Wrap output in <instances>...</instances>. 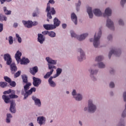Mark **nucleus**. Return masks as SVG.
I'll return each mask as SVG.
<instances>
[{"label": "nucleus", "mask_w": 126, "mask_h": 126, "mask_svg": "<svg viewBox=\"0 0 126 126\" xmlns=\"http://www.w3.org/2000/svg\"><path fill=\"white\" fill-rule=\"evenodd\" d=\"M45 61L47 63L48 69H49L50 70V71L48 72L46 75L44 76V78L45 79H47L53 74V72H54V68L55 69L57 68V67L55 65H56L57 63H58V61L56 60H53V59L50 57H46Z\"/></svg>", "instance_id": "obj_1"}, {"label": "nucleus", "mask_w": 126, "mask_h": 126, "mask_svg": "<svg viewBox=\"0 0 126 126\" xmlns=\"http://www.w3.org/2000/svg\"><path fill=\"white\" fill-rule=\"evenodd\" d=\"M31 86V83H27L24 87V90L21 91V94L24 95V100H26L30 95H31L33 92H36V88H32L30 90L28 91Z\"/></svg>", "instance_id": "obj_2"}, {"label": "nucleus", "mask_w": 126, "mask_h": 126, "mask_svg": "<svg viewBox=\"0 0 126 126\" xmlns=\"http://www.w3.org/2000/svg\"><path fill=\"white\" fill-rule=\"evenodd\" d=\"M102 36V31L98 30L94 35V38L89 39L90 42L93 43V46L94 48H99L100 47V38Z\"/></svg>", "instance_id": "obj_3"}, {"label": "nucleus", "mask_w": 126, "mask_h": 126, "mask_svg": "<svg viewBox=\"0 0 126 126\" xmlns=\"http://www.w3.org/2000/svg\"><path fill=\"white\" fill-rule=\"evenodd\" d=\"M84 112H88L90 114H94L97 111V105L94 103L92 99H89L88 102V107L84 108Z\"/></svg>", "instance_id": "obj_4"}, {"label": "nucleus", "mask_w": 126, "mask_h": 126, "mask_svg": "<svg viewBox=\"0 0 126 126\" xmlns=\"http://www.w3.org/2000/svg\"><path fill=\"white\" fill-rule=\"evenodd\" d=\"M2 98L6 104H8V103L10 102V107L15 108V102L10 100V99H17V98H18V96L15 94H9V95H2Z\"/></svg>", "instance_id": "obj_5"}, {"label": "nucleus", "mask_w": 126, "mask_h": 126, "mask_svg": "<svg viewBox=\"0 0 126 126\" xmlns=\"http://www.w3.org/2000/svg\"><path fill=\"white\" fill-rule=\"evenodd\" d=\"M112 55H114L115 57H121L122 55V49L117 47L112 48L108 54L109 59H111Z\"/></svg>", "instance_id": "obj_6"}, {"label": "nucleus", "mask_w": 126, "mask_h": 126, "mask_svg": "<svg viewBox=\"0 0 126 126\" xmlns=\"http://www.w3.org/2000/svg\"><path fill=\"white\" fill-rule=\"evenodd\" d=\"M46 12H47V21L49 22V21H50L49 19H52V15H54V14H56V10H55L54 7H51V8L50 9V8L48 7V8H46Z\"/></svg>", "instance_id": "obj_7"}, {"label": "nucleus", "mask_w": 126, "mask_h": 126, "mask_svg": "<svg viewBox=\"0 0 126 126\" xmlns=\"http://www.w3.org/2000/svg\"><path fill=\"white\" fill-rule=\"evenodd\" d=\"M106 26L112 31H115L116 27L114 22L110 18H108L106 20Z\"/></svg>", "instance_id": "obj_8"}, {"label": "nucleus", "mask_w": 126, "mask_h": 126, "mask_svg": "<svg viewBox=\"0 0 126 126\" xmlns=\"http://www.w3.org/2000/svg\"><path fill=\"white\" fill-rule=\"evenodd\" d=\"M89 72L90 73V76L93 79V80H96V77L94 76V75H96L97 73H98V72L99 71V70L97 69H93L92 68H90L88 70Z\"/></svg>", "instance_id": "obj_9"}, {"label": "nucleus", "mask_w": 126, "mask_h": 126, "mask_svg": "<svg viewBox=\"0 0 126 126\" xmlns=\"http://www.w3.org/2000/svg\"><path fill=\"white\" fill-rule=\"evenodd\" d=\"M3 59L6 62V64L7 65H10L11 64V63L12 62V59H11V57L10 55L9 54H6L3 55Z\"/></svg>", "instance_id": "obj_10"}, {"label": "nucleus", "mask_w": 126, "mask_h": 126, "mask_svg": "<svg viewBox=\"0 0 126 126\" xmlns=\"http://www.w3.org/2000/svg\"><path fill=\"white\" fill-rule=\"evenodd\" d=\"M32 79V84L33 86H34V87H39V85L42 83V80L39 78H36L35 77H33Z\"/></svg>", "instance_id": "obj_11"}, {"label": "nucleus", "mask_w": 126, "mask_h": 126, "mask_svg": "<svg viewBox=\"0 0 126 126\" xmlns=\"http://www.w3.org/2000/svg\"><path fill=\"white\" fill-rule=\"evenodd\" d=\"M37 123L39 126H44L46 124V117L39 116L37 118Z\"/></svg>", "instance_id": "obj_12"}, {"label": "nucleus", "mask_w": 126, "mask_h": 126, "mask_svg": "<svg viewBox=\"0 0 126 126\" xmlns=\"http://www.w3.org/2000/svg\"><path fill=\"white\" fill-rule=\"evenodd\" d=\"M32 99L34 102V105L37 107L38 108H41V106H42V103H41V100L40 99L36 97L35 96H32Z\"/></svg>", "instance_id": "obj_13"}, {"label": "nucleus", "mask_w": 126, "mask_h": 126, "mask_svg": "<svg viewBox=\"0 0 126 126\" xmlns=\"http://www.w3.org/2000/svg\"><path fill=\"white\" fill-rule=\"evenodd\" d=\"M88 35H89V34L88 32L83 33L80 35H78L77 40H78L80 42H82V41H84V40L88 37Z\"/></svg>", "instance_id": "obj_14"}, {"label": "nucleus", "mask_w": 126, "mask_h": 126, "mask_svg": "<svg viewBox=\"0 0 126 126\" xmlns=\"http://www.w3.org/2000/svg\"><path fill=\"white\" fill-rule=\"evenodd\" d=\"M71 19L72 21H73L74 24L75 25H77V23L78 22V19L77 18V16L76 15V14L75 13L73 12L71 14Z\"/></svg>", "instance_id": "obj_15"}, {"label": "nucleus", "mask_w": 126, "mask_h": 126, "mask_svg": "<svg viewBox=\"0 0 126 126\" xmlns=\"http://www.w3.org/2000/svg\"><path fill=\"white\" fill-rule=\"evenodd\" d=\"M104 16H107V17L112 16V8H111L110 7H106L104 10Z\"/></svg>", "instance_id": "obj_16"}, {"label": "nucleus", "mask_w": 126, "mask_h": 126, "mask_svg": "<svg viewBox=\"0 0 126 126\" xmlns=\"http://www.w3.org/2000/svg\"><path fill=\"white\" fill-rule=\"evenodd\" d=\"M93 13L94 15L96 16L97 17H101L102 16L103 13L102 11L99 8H95L93 10Z\"/></svg>", "instance_id": "obj_17"}, {"label": "nucleus", "mask_w": 126, "mask_h": 126, "mask_svg": "<svg viewBox=\"0 0 126 126\" xmlns=\"http://www.w3.org/2000/svg\"><path fill=\"white\" fill-rule=\"evenodd\" d=\"M22 23L26 28H32V21L23 20Z\"/></svg>", "instance_id": "obj_18"}, {"label": "nucleus", "mask_w": 126, "mask_h": 126, "mask_svg": "<svg viewBox=\"0 0 126 126\" xmlns=\"http://www.w3.org/2000/svg\"><path fill=\"white\" fill-rule=\"evenodd\" d=\"M22 56V53L19 51H17L15 55V58L17 61L18 63H20V60H21V56Z\"/></svg>", "instance_id": "obj_19"}, {"label": "nucleus", "mask_w": 126, "mask_h": 126, "mask_svg": "<svg viewBox=\"0 0 126 126\" xmlns=\"http://www.w3.org/2000/svg\"><path fill=\"white\" fill-rule=\"evenodd\" d=\"M53 78H54V76H51L48 79V84L50 87H52V88H55L56 86H57V84L55 81H53Z\"/></svg>", "instance_id": "obj_20"}, {"label": "nucleus", "mask_w": 126, "mask_h": 126, "mask_svg": "<svg viewBox=\"0 0 126 126\" xmlns=\"http://www.w3.org/2000/svg\"><path fill=\"white\" fill-rule=\"evenodd\" d=\"M37 37V41L40 43V44H43L44 42H45V40H46V37L43 35V34L41 33H38Z\"/></svg>", "instance_id": "obj_21"}, {"label": "nucleus", "mask_w": 126, "mask_h": 126, "mask_svg": "<svg viewBox=\"0 0 126 126\" xmlns=\"http://www.w3.org/2000/svg\"><path fill=\"white\" fill-rule=\"evenodd\" d=\"M87 12L89 16V18L92 19L93 18V10L92 7L87 6Z\"/></svg>", "instance_id": "obj_22"}, {"label": "nucleus", "mask_w": 126, "mask_h": 126, "mask_svg": "<svg viewBox=\"0 0 126 126\" xmlns=\"http://www.w3.org/2000/svg\"><path fill=\"white\" fill-rule=\"evenodd\" d=\"M54 24L53 25L54 29H56L57 27H59L60 25H61V21L59 20V19L58 18L56 17L53 20Z\"/></svg>", "instance_id": "obj_23"}, {"label": "nucleus", "mask_w": 126, "mask_h": 126, "mask_svg": "<svg viewBox=\"0 0 126 126\" xmlns=\"http://www.w3.org/2000/svg\"><path fill=\"white\" fill-rule=\"evenodd\" d=\"M20 63L21 64L26 65V64H28V63H30V61H29V59L23 57L21 60H20Z\"/></svg>", "instance_id": "obj_24"}, {"label": "nucleus", "mask_w": 126, "mask_h": 126, "mask_svg": "<svg viewBox=\"0 0 126 126\" xmlns=\"http://www.w3.org/2000/svg\"><path fill=\"white\" fill-rule=\"evenodd\" d=\"M62 72H63V68H57L56 69V73L54 75V78H57V77H59L62 74Z\"/></svg>", "instance_id": "obj_25"}, {"label": "nucleus", "mask_w": 126, "mask_h": 126, "mask_svg": "<svg viewBox=\"0 0 126 126\" xmlns=\"http://www.w3.org/2000/svg\"><path fill=\"white\" fill-rule=\"evenodd\" d=\"M94 66H97L98 68L103 69L106 68V64L102 62H98L97 64H94Z\"/></svg>", "instance_id": "obj_26"}, {"label": "nucleus", "mask_w": 126, "mask_h": 126, "mask_svg": "<svg viewBox=\"0 0 126 126\" xmlns=\"http://www.w3.org/2000/svg\"><path fill=\"white\" fill-rule=\"evenodd\" d=\"M43 27L46 30H54L55 28L53 24H44L43 25Z\"/></svg>", "instance_id": "obj_27"}, {"label": "nucleus", "mask_w": 126, "mask_h": 126, "mask_svg": "<svg viewBox=\"0 0 126 126\" xmlns=\"http://www.w3.org/2000/svg\"><path fill=\"white\" fill-rule=\"evenodd\" d=\"M10 68L11 73H14L17 70V67H16V65L14 63H12L10 64Z\"/></svg>", "instance_id": "obj_28"}, {"label": "nucleus", "mask_w": 126, "mask_h": 126, "mask_svg": "<svg viewBox=\"0 0 126 126\" xmlns=\"http://www.w3.org/2000/svg\"><path fill=\"white\" fill-rule=\"evenodd\" d=\"M38 72V67L35 66L30 69V73L32 75H35L36 73Z\"/></svg>", "instance_id": "obj_29"}, {"label": "nucleus", "mask_w": 126, "mask_h": 126, "mask_svg": "<svg viewBox=\"0 0 126 126\" xmlns=\"http://www.w3.org/2000/svg\"><path fill=\"white\" fill-rule=\"evenodd\" d=\"M81 5V0H79L78 2L75 4L76 10L78 12L80 10V6Z\"/></svg>", "instance_id": "obj_30"}, {"label": "nucleus", "mask_w": 126, "mask_h": 126, "mask_svg": "<svg viewBox=\"0 0 126 126\" xmlns=\"http://www.w3.org/2000/svg\"><path fill=\"white\" fill-rule=\"evenodd\" d=\"M70 34L71 38H75L77 39V38L78 37V34H76L74 31L72 30L70 31Z\"/></svg>", "instance_id": "obj_31"}, {"label": "nucleus", "mask_w": 126, "mask_h": 126, "mask_svg": "<svg viewBox=\"0 0 126 126\" xmlns=\"http://www.w3.org/2000/svg\"><path fill=\"white\" fill-rule=\"evenodd\" d=\"M104 60V56L103 55H99L96 56L95 59V62H102Z\"/></svg>", "instance_id": "obj_32"}, {"label": "nucleus", "mask_w": 126, "mask_h": 126, "mask_svg": "<svg viewBox=\"0 0 126 126\" xmlns=\"http://www.w3.org/2000/svg\"><path fill=\"white\" fill-rule=\"evenodd\" d=\"M11 118H12V116L11 115V114L9 113L7 114L6 119V123H7V124L10 123Z\"/></svg>", "instance_id": "obj_33"}, {"label": "nucleus", "mask_w": 126, "mask_h": 126, "mask_svg": "<svg viewBox=\"0 0 126 126\" xmlns=\"http://www.w3.org/2000/svg\"><path fill=\"white\" fill-rule=\"evenodd\" d=\"M76 101H81L82 100V94H77V95L74 97Z\"/></svg>", "instance_id": "obj_34"}, {"label": "nucleus", "mask_w": 126, "mask_h": 126, "mask_svg": "<svg viewBox=\"0 0 126 126\" xmlns=\"http://www.w3.org/2000/svg\"><path fill=\"white\" fill-rule=\"evenodd\" d=\"M55 2H56L55 1V0H49L48 1V2L47 3L46 8H48V7H49V9H51L52 8H51V6L50 5V3L51 4H55Z\"/></svg>", "instance_id": "obj_35"}, {"label": "nucleus", "mask_w": 126, "mask_h": 126, "mask_svg": "<svg viewBox=\"0 0 126 126\" xmlns=\"http://www.w3.org/2000/svg\"><path fill=\"white\" fill-rule=\"evenodd\" d=\"M116 126H126V121H125L124 120H121L116 125Z\"/></svg>", "instance_id": "obj_36"}, {"label": "nucleus", "mask_w": 126, "mask_h": 126, "mask_svg": "<svg viewBox=\"0 0 126 126\" xmlns=\"http://www.w3.org/2000/svg\"><path fill=\"white\" fill-rule=\"evenodd\" d=\"M3 10L6 15H10L11 14V11L7 10L6 7H3Z\"/></svg>", "instance_id": "obj_37"}, {"label": "nucleus", "mask_w": 126, "mask_h": 126, "mask_svg": "<svg viewBox=\"0 0 126 126\" xmlns=\"http://www.w3.org/2000/svg\"><path fill=\"white\" fill-rule=\"evenodd\" d=\"M85 54H80L79 56H78L77 59L79 62H82L83 60H84V57Z\"/></svg>", "instance_id": "obj_38"}, {"label": "nucleus", "mask_w": 126, "mask_h": 126, "mask_svg": "<svg viewBox=\"0 0 126 126\" xmlns=\"http://www.w3.org/2000/svg\"><path fill=\"white\" fill-rule=\"evenodd\" d=\"M9 93H12V94L14 95L13 94H15V91L9 89L8 91H6L3 92V94H4L5 95L9 94Z\"/></svg>", "instance_id": "obj_39"}, {"label": "nucleus", "mask_w": 126, "mask_h": 126, "mask_svg": "<svg viewBox=\"0 0 126 126\" xmlns=\"http://www.w3.org/2000/svg\"><path fill=\"white\" fill-rule=\"evenodd\" d=\"M118 25H119V26H125V22L124 21V20H123L122 19H118Z\"/></svg>", "instance_id": "obj_40"}, {"label": "nucleus", "mask_w": 126, "mask_h": 126, "mask_svg": "<svg viewBox=\"0 0 126 126\" xmlns=\"http://www.w3.org/2000/svg\"><path fill=\"white\" fill-rule=\"evenodd\" d=\"M48 36L51 37V38H55L56 36V32L53 31H50L49 32Z\"/></svg>", "instance_id": "obj_41"}, {"label": "nucleus", "mask_w": 126, "mask_h": 126, "mask_svg": "<svg viewBox=\"0 0 126 126\" xmlns=\"http://www.w3.org/2000/svg\"><path fill=\"white\" fill-rule=\"evenodd\" d=\"M22 78L23 80V82L24 83H27V82H28V78L27 77V76H26V75H22Z\"/></svg>", "instance_id": "obj_42"}, {"label": "nucleus", "mask_w": 126, "mask_h": 126, "mask_svg": "<svg viewBox=\"0 0 126 126\" xmlns=\"http://www.w3.org/2000/svg\"><path fill=\"white\" fill-rule=\"evenodd\" d=\"M6 20H7V17L6 16L1 14L0 15V21H6Z\"/></svg>", "instance_id": "obj_43"}, {"label": "nucleus", "mask_w": 126, "mask_h": 126, "mask_svg": "<svg viewBox=\"0 0 126 126\" xmlns=\"http://www.w3.org/2000/svg\"><path fill=\"white\" fill-rule=\"evenodd\" d=\"M125 110H124L121 114L122 118H126V102L125 105Z\"/></svg>", "instance_id": "obj_44"}, {"label": "nucleus", "mask_w": 126, "mask_h": 126, "mask_svg": "<svg viewBox=\"0 0 126 126\" xmlns=\"http://www.w3.org/2000/svg\"><path fill=\"white\" fill-rule=\"evenodd\" d=\"M6 85H7V83L0 82V87L1 88H5V87H6Z\"/></svg>", "instance_id": "obj_45"}, {"label": "nucleus", "mask_w": 126, "mask_h": 126, "mask_svg": "<svg viewBox=\"0 0 126 126\" xmlns=\"http://www.w3.org/2000/svg\"><path fill=\"white\" fill-rule=\"evenodd\" d=\"M8 41L9 45H12V44H13V37L11 36H9Z\"/></svg>", "instance_id": "obj_46"}, {"label": "nucleus", "mask_w": 126, "mask_h": 126, "mask_svg": "<svg viewBox=\"0 0 126 126\" xmlns=\"http://www.w3.org/2000/svg\"><path fill=\"white\" fill-rule=\"evenodd\" d=\"M16 37L18 40V43H21V42H22V39H21V37H20V36H19V34L16 33Z\"/></svg>", "instance_id": "obj_47"}, {"label": "nucleus", "mask_w": 126, "mask_h": 126, "mask_svg": "<svg viewBox=\"0 0 126 126\" xmlns=\"http://www.w3.org/2000/svg\"><path fill=\"white\" fill-rule=\"evenodd\" d=\"M116 85H115V82L111 81L109 83L110 88H115Z\"/></svg>", "instance_id": "obj_48"}, {"label": "nucleus", "mask_w": 126, "mask_h": 126, "mask_svg": "<svg viewBox=\"0 0 126 126\" xmlns=\"http://www.w3.org/2000/svg\"><path fill=\"white\" fill-rule=\"evenodd\" d=\"M72 95L73 96V98L75 97V96L77 95V93L76 92V90H73L71 93Z\"/></svg>", "instance_id": "obj_49"}, {"label": "nucleus", "mask_w": 126, "mask_h": 126, "mask_svg": "<svg viewBox=\"0 0 126 126\" xmlns=\"http://www.w3.org/2000/svg\"><path fill=\"white\" fill-rule=\"evenodd\" d=\"M126 0H120V4L121 5L124 7L125 6V4H126Z\"/></svg>", "instance_id": "obj_50"}, {"label": "nucleus", "mask_w": 126, "mask_h": 126, "mask_svg": "<svg viewBox=\"0 0 126 126\" xmlns=\"http://www.w3.org/2000/svg\"><path fill=\"white\" fill-rule=\"evenodd\" d=\"M4 79L5 81H6V82H8V83H9L11 82V80L10 79V78H9L7 76L4 77Z\"/></svg>", "instance_id": "obj_51"}, {"label": "nucleus", "mask_w": 126, "mask_h": 126, "mask_svg": "<svg viewBox=\"0 0 126 126\" xmlns=\"http://www.w3.org/2000/svg\"><path fill=\"white\" fill-rule=\"evenodd\" d=\"M78 52L79 53L80 55L85 54L84 51H83V50H82L81 48L78 49Z\"/></svg>", "instance_id": "obj_52"}, {"label": "nucleus", "mask_w": 126, "mask_h": 126, "mask_svg": "<svg viewBox=\"0 0 126 126\" xmlns=\"http://www.w3.org/2000/svg\"><path fill=\"white\" fill-rule=\"evenodd\" d=\"M49 32L48 31H45L42 32V34L43 36H46V35H48L49 36Z\"/></svg>", "instance_id": "obj_53"}, {"label": "nucleus", "mask_w": 126, "mask_h": 126, "mask_svg": "<svg viewBox=\"0 0 126 126\" xmlns=\"http://www.w3.org/2000/svg\"><path fill=\"white\" fill-rule=\"evenodd\" d=\"M21 74V71H18L14 74V77H18Z\"/></svg>", "instance_id": "obj_54"}, {"label": "nucleus", "mask_w": 126, "mask_h": 126, "mask_svg": "<svg viewBox=\"0 0 126 126\" xmlns=\"http://www.w3.org/2000/svg\"><path fill=\"white\" fill-rule=\"evenodd\" d=\"M10 111L11 113H15L16 110L15 107H10Z\"/></svg>", "instance_id": "obj_55"}, {"label": "nucleus", "mask_w": 126, "mask_h": 126, "mask_svg": "<svg viewBox=\"0 0 126 126\" xmlns=\"http://www.w3.org/2000/svg\"><path fill=\"white\" fill-rule=\"evenodd\" d=\"M123 97L124 102H126V92L123 93Z\"/></svg>", "instance_id": "obj_56"}, {"label": "nucleus", "mask_w": 126, "mask_h": 126, "mask_svg": "<svg viewBox=\"0 0 126 126\" xmlns=\"http://www.w3.org/2000/svg\"><path fill=\"white\" fill-rule=\"evenodd\" d=\"M2 31H3V24L0 23V33H1Z\"/></svg>", "instance_id": "obj_57"}, {"label": "nucleus", "mask_w": 126, "mask_h": 126, "mask_svg": "<svg viewBox=\"0 0 126 126\" xmlns=\"http://www.w3.org/2000/svg\"><path fill=\"white\" fill-rule=\"evenodd\" d=\"M113 39V35L109 34L107 36V39L108 41H112V39Z\"/></svg>", "instance_id": "obj_58"}, {"label": "nucleus", "mask_w": 126, "mask_h": 126, "mask_svg": "<svg viewBox=\"0 0 126 126\" xmlns=\"http://www.w3.org/2000/svg\"><path fill=\"white\" fill-rule=\"evenodd\" d=\"M36 25H38V22L34 21V22H32V26H36Z\"/></svg>", "instance_id": "obj_59"}, {"label": "nucleus", "mask_w": 126, "mask_h": 126, "mask_svg": "<svg viewBox=\"0 0 126 126\" xmlns=\"http://www.w3.org/2000/svg\"><path fill=\"white\" fill-rule=\"evenodd\" d=\"M9 83L10 85L11 86H12V87H15V85H16V84L15 82H10Z\"/></svg>", "instance_id": "obj_60"}, {"label": "nucleus", "mask_w": 126, "mask_h": 126, "mask_svg": "<svg viewBox=\"0 0 126 126\" xmlns=\"http://www.w3.org/2000/svg\"><path fill=\"white\" fill-rule=\"evenodd\" d=\"M114 72H115V69H114V68H111L110 69V73L111 74H113Z\"/></svg>", "instance_id": "obj_61"}, {"label": "nucleus", "mask_w": 126, "mask_h": 126, "mask_svg": "<svg viewBox=\"0 0 126 126\" xmlns=\"http://www.w3.org/2000/svg\"><path fill=\"white\" fill-rule=\"evenodd\" d=\"M13 27L14 28H17L18 27V23H14L13 25Z\"/></svg>", "instance_id": "obj_62"}, {"label": "nucleus", "mask_w": 126, "mask_h": 126, "mask_svg": "<svg viewBox=\"0 0 126 126\" xmlns=\"http://www.w3.org/2000/svg\"><path fill=\"white\" fill-rule=\"evenodd\" d=\"M62 27L63 29H65L66 28V24H62Z\"/></svg>", "instance_id": "obj_63"}, {"label": "nucleus", "mask_w": 126, "mask_h": 126, "mask_svg": "<svg viewBox=\"0 0 126 126\" xmlns=\"http://www.w3.org/2000/svg\"><path fill=\"white\" fill-rule=\"evenodd\" d=\"M5 1H6V0H0V2L1 4H3V3L5 2Z\"/></svg>", "instance_id": "obj_64"}]
</instances>
